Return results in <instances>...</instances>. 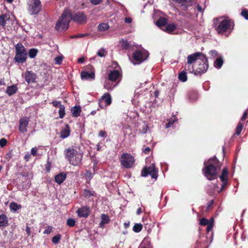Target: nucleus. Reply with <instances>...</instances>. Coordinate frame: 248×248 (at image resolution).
<instances>
[{
	"mask_svg": "<svg viewBox=\"0 0 248 248\" xmlns=\"http://www.w3.org/2000/svg\"><path fill=\"white\" fill-rule=\"evenodd\" d=\"M207 227L206 228V234H208L210 231H211L213 228V223L212 222H210L209 224L207 225Z\"/></svg>",
	"mask_w": 248,
	"mask_h": 248,
	"instance_id": "3c124183",
	"label": "nucleus"
},
{
	"mask_svg": "<svg viewBox=\"0 0 248 248\" xmlns=\"http://www.w3.org/2000/svg\"><path fill=\"white\" fill-rule=\"evenodd\" d=\"M244 124L241 122H239L237 124V126L235 129V134L237 135H239L242 130Z\"/></svg>",
	"mask_w": 248,
	"mask_h": 248,
	"instance_id": "4c0bfd02",
	"label": "nucleus"
},
{
	"mask_svg": "<svg viewBox=\"0 0 248 248\" xmlns=\"http://www.w3.org/2000/svg\"><path fill=\"white\" fill-rule=\"evenodd\" d=\"M26 232L28 236L31 235V229L28 226L26 227Z\"/></svg>",
	"mask_w": 248,
	"mask_h": 248,
	"instance_id": "69168bd1",
	"label": "nucleus"
},
{
	"mask_svg": "<svg viewBox=\"0 0 248 248\" xmlns=\"http://www.w3.org/2000/svg\"><path fill=\"white\" fill-rule=\"evenodd\" d=\"M31 154L33 156H36L37 154V149L34 147L32 148L31 150Z\"/></svg>",
	"mask_w": 248,
	"mask_h": 248,
	"instance_id": "4d7b16f0",
	"label": "nucleus"
},
{
	"mask_svg": "<svg viewBox=\"0 0 248 248\" xmlns=\"http://www.w3.org/2000/svg\"><path fill=\"white\" fill-rule=\"evenodd\" d=\"M98 136L105 138L107 136V133L105 131L100 130L98 133Z\"/></svg>",
	"mask_w": 248,
	"mask_h": 248,
	"instance_id": "6e6d98bb",
	"label": "nucleus"
},
{
	"mask_svg": "<svg viewBox=\"0 0 248 248\" xmlns=\"http://www.w3.org/2000/svg\"><path fill=\"white\" fill-rule=\"evenodd\" d=\"M53 227L51 226H48L47 228L44 231V234H49L52 231Z\"/></svg>",
	"mask_w": 248,
	"mask_h": 248,
	"instance_id": "864d4df0",
	"label": "nucleus"
},
{
	"mask_svg": "<svg viewBox=\"0 0 248 248\" xmlns=\"http://www.w3.org/2000/svg\"><path fill=\"white\" fill-rule=\"evenodd\" d=\"M38 51L34 48L31 49L29 52V56L31 58H34L37 55Z\"/></svg>",
	"mask_w": 248,
	"mask_h": 248,
	"instance_id": "c03bdc74",
	"label": "nucleus"
},
{
	"mask_svg": "<svg viewBox=\"0 0 248 248\" xmlns=\"http://www.w3.org/2000/svg\"><path fill=\"white\" fill-rule=\"evenodd\" d=\"M101 99L105 101L106 106H109L111 104V97L110 94L108 93L104 94L101 97Z\"/></svg>",
	"mask_w": 248,
	"mask_h": 248,
	"instance_id": "393cba45",
	"label": "nucleus"
},
{
	"mask_svg": "<svg viewBox=\"0 0 248 248\" xmlns=\"http://www.w3.org/2000/svg\"><path fill=\"white\" fill-rule=\"evenodd\" d=\"M31 157V154L28 153L25 155L24 158L26 161H29Z\"/></svg>",
	"mask_w": 248,
	"mask_h": 248,
	"instance_id": "13d9d810",
	"label": "nucleus"
},
{
	"mask_svg": "<svg viewBox=\"0 0 248 248\" xmlns=\"http://www.w3.org/2000/svg\"><path fill=\"white\" fill-rule=\"evenodd\" d=\"M185 71H188L190 73H194L195 70L194 68L193 64H188L187 62L185 65Z\"/></svg>",
	"mask_w": 248,
	"mask_h": 248,
	"instance_id": "f704fd0d",
	"label": "nucleus"
},
{
	"mask_svg": "<svg viewBox=\"0 0 248 248\" xmlns=\"http://www.w3.org/2000/svg\"><path fill=\"white\" fill-rule=\"evenodd\" d=\"M65 10L70 13V21L72 20L79 24H84L87 22V16L83 12L78 11L72 13L68 9H65Z\"/></svg>",
	"mask_w": 248,
	"mask_h": 248,
	"instance_id": "6e6552de",
	"label": "nucleus"
},
{
	"mask_svg": "<svg viewBox=\"0 0 248 248\" xmlns=\"http://www.w3.org/2000/svg\"><path fill=\"white\" fill-rule=\"evenodd\" d=\"M36 74L31 71H26L25 73V80L28 83H34L36 81Z\"/></svg>",
	"mask_w": 248,
	"mask_h": 248,
	"instance_id": "aec40b11",
	"label": "nucleus"
},
{
	"mask_svg": "<svg viewBox=\"0 0 248 248\" xmlns=\"http://www.w3.org/2000/svg\"><path fill=\"white\" fill-rule=\"evenodd\" d=\"M89 35L88 33H84V34H78V35H76L75 36H74V37H80V38H82V37H86L87 36H88Z\"/></svg>",
	"mask_w": 248,
	"mask_h": 248,
	"instance_id": "bf43d9fd",
	"label": "nucleus"
},
{
	"mask_svg": "<svg viewBox=\"0 0 248 248\" xmlns=\"http://www.w3.org/2000/svg\"><path fill=\"white\" fill-rule=\"evenodd\" d=\"M101 221L100 223V227L101 228L104 227V225L105 224H108L110 221L109 217L107 215L104 214H102L101 215Z\"/></svg>",
	"mask_w": 248,
	"mask_h": 248,
	"instance_id": "bb28decb",
	"label": "nucleus"
},
{
	"mask_svg": "<svg viewBox=\"0 0 248 248\" xmlns=\"http://www.w3.org/2000/svg\"><path fill=\"white\" fill-rule=\"evenodd\" d=\"M66 178V174L61 172L55 176V181L58 184H61L63 182Z\"/></svg>",
	"mask_w": 248,
	"mask_h": 248,
	"instance_id": "5701e85b",
	"label": "nucleus"
},
{
	"mask_svg": "<svg viewBox=\"0 0 248 248\" xmlns=\"http://www.w3.org/2000/svg\"><path fill=\"white\" fill-rule=\"evenodd\" d=\"M52 104L53 105V106L55 107H60V106L61 105H62L61 104V102L60 101H53L52 102Z\"/></svg>",
	"mask_w": 248,
	"mask_h": 248,
	"instance_id": "5fc2aeb1",
	"label": "nucleus"
},
{
	"mask_svg": "<svg viewBox=\"0 0 248 248\" xmlns=\"http://www.w3.org/2000/svg\"><path fill=\"white\" fill-rule=\"evenodd\" d=\"M85 60L84 57H80L78 59V63H82L85 62Z\"/></svg>",
	"mask_w": 248,
	"mask_h": 248,
	"instance_id": "338daca9",
	"label": "nucleus"
},
{
	"mask_svg": "<svg viewBox=\"0 0 248 248\" xmlns=\"http://www.w3.org/2000/svg\"><path fill=\"white\" fill-rule=\"evenodd\" d=\"M177 28L176 24L174 23L167 24L164 31L168 33H171L174 31Z\"/></svg>",
	"mask_w": 248,
	"mask_h": 248,
	"instance_id": "cd10ccee",
	"label": "nucleus"
},
{
	"mask_svg": "<svg viewBox=\"0 0 248 248\" xmlns=\"http://www.w3.org/2000/svg\"><path fill=\"white\" fill-rule=\"evenodd\" d=\"M10 208L11 211L16 212L17 210L21 208V205L16 202H12L10 205Z\"/></svg>",
	"mask_w": 248,
	"mask_h": 248,
	"instance_id": "473e14b6",
	"label": "nucleus"
},
{
	"mask_svg": "<svg viewBox=\"0 0 248 248\" xmlns=\"http://www.w3.org/2000/svg\"><path fill=\"white\" fill-rule=\"evenodd\" d=\"M62 61V57L61 56H57L55 58V63L57 64H61Z\"/></svg>",
	"mask_w": 248,
	"mask_h": 248,
	"instance_id": "8fccbe9b",
	"label": "nucleus"
},
{
	"mask_svg": "<svg viewBox=\"0 0 248 248\" xmlns=\"http://www.w3.org/2000/svg\"><path fill=\"white\" fill-rule=\"evenodd\" d=\"M151 151V149L149 147H146L144 151H143V152L146 154H148L149 153V152H150Z\"/></svg>",
	"mask_w": 248,
	"mask_h": 248,
	"instance_id": "774afa93",
	"label": "nucleus"
},
{
	"mask_svg": "<svg viewBox=\"0 0 248 248\" xmlns=\"http://www.w3.org/2000/svg\"><path fill=\"white\" fill-rule=\"evenodd\" d=\"M214 203V201L213 200H211L210 201H209L207 203V209L208 210H209L211 208V207L212 206L213 204Z\"/></svg>",
	"mask_w": 248,
	"mask_h": 248,
	"instance_id": "052dcab7",
	"label": "nucleus"
},
{
	"mask_svg": "<svg viewBox=\"0 0 248 248\" xmlns=\"http://www.w3.org/2000/svg\"><path fill=\"white\" fill-rule=\"evenodd\" d=\"M204 59V54L202 52H198L193 54L189 55L187 57V62L188 64L197 63L198 61L200 62V58Z\"/></svg>",
	"mask_w": 248,
	"mask_h": 248,
	"instance_id": "dca6fc26",
	"label": "nucleus"
},
{
	"mask_svg": "<svg viewBox=\"0 0 248 248\" xmlns=\"http://www.w3.org/2000/svg\"><path fill=\"white\" fill-rule=\"evenodd\" d=\"M103 0H89L90 3L94 5H97L100 4Z\"/></svg>",
	"mask_w": 248,
	"mask_h": 248,
	"instance_id": "603ef678",
	"label": "nucleus"
},
{
	"mask_svg": "<svg viewBox=\"0 0 248 248\" xmlns=\"http://www.w3.org/2000/svg\"><path fill=\"white\" fill-rule=\"evenodd\" d=\"M16 55L15 60L18 63H23L27 59V53L25 48L21 44H17L16 46Z\"/></svg>",
	"mask_w": 248,
	"mask_h": 248,
	"instance_id": "0eeeda50",
	"label": "nucleus"
},
{
	"mask_svg": "<svg viewBox=\"0 0 248 248\" xmlns=\"http://www.w3.org/2000/svg\"><path fill=\"white\" fill-rule=\"evenodd\" d=\"M91 212L90 208L88 206H82L79 208L76 211V213L79 217L87 218Z\"/></svg>",
	"mask_w": 248,
	"mask_h": 248,
	"instance_id": "a211bd4d",
	"label": "nucleus"
},
{
	"mask_svg": "<svg viewBox=\"0 0 248 248\" xmlns=\"http://www.w3.org/2000/svg\"><path fill=\"white\" fill-rule=\"evenodd\" d=\"M174 1L178 3L183 10L187 11L189 8L193 5L192 0H173Z\"/></svg>",
	"mask_w": 248,
	"mask_h": 248,
	"instance_id": "6ab92c4d",
	"label": "nucleus"
},
{
	"mask_svg": "<svg viewBox=\"0 0 248 248\" xmlns=\"http://www.w3.org/2000/svg\"><path fill=\"white\" fill-rule=\"evenodd\" d=\"M142 229V225L140 223L135 224L133 228V230L135 232H139Z\"/></svg>",
	"mask_w": 248,
	"mask_h": 248,
	"instance_id": "58836bf2",
	"label": "nucleus"
},
{
	"mask_svg": "<svg viewBox=\"0 0 248 248\" xmlns=\"http://www.w3.org/2000/svg\"><path fill=\"white\" fill-rule=\"evenodd\" d=\"M122 75L117 70H110L108 74V78L104 83V88L107 90H112L121 80Z\"/></svg>",
	"mask_w": 248,
	"mask_h": 248,
	"instance_id": "7ed1b4c3",
	"label": "nucleus"
},
{
	"mask_svg": "<svg viewBox=\"0 0 248 248\" xmlns=\"http://www.w3.org/2000/svg\"><path fill=\"white\" fill-rule=\"evenodd\" d=\"M87 68L91 70V72L82 71L80 74L82 80H93L95 79V70L91 65H88Z\"/></svg>",
	"mask_w": 248,
	"mask_h": 248,
	"instance_id": "4468645a",
	"label": "nucleus"
},
{
	"mask_svg": "<svg viewBox=\"0 0 248 248\" xmlns=\"http://www.w3.org/2000/svg\"><path fill=\"white\" fill-rule=\"evenodd\" d=\"M120 43L121 46L123 49L127 50L130 48V43L127 40H122Z\"/></svg>",
	"mask_w": 248,
	"mask_h": 248,
	"instance_id": "e433bc0d",
	"label": "nucleus"
},
{
	"mask_svg": "<svg viewBox=\"0 0 248 248\" xmlns=\"http://www.w3.org/2000/svg\"><path fill=\"white\" fill-rule=\"evenodd\" d=\"M210 222H209V220L205 218H202L200 219L199 224L202 226H206L209 224Z\"/></svg>",
	"mask_w": 248,
	"mask_h": 248,
	"instance_id": "a18cd8bd",
	"label": "nucleus"
},
{
	"mask_svg": "<svg viewBox=\"0 0 248 248\" xmlns=\"http://www.w3.org/2000/svg\"><path fill=\"white\" fill-rule=\"evenodd\" d=\"M7 140L5 138H2L0 140V147L2 148L5 146L7 144Z\"/></svg>",
	"mask_w": 248,
	"mask_h": 248,
	"instance_id": "09e8293b",
	"label": "nucleus"
},
{
	"mask_svg": "<svg viewBox=\"0 0 248 248\" xmlns=\"http://www.w3.org/2000/svg\"><path fill=\"white\" fill-rule=\"evenodd\" d=\"M29 120L27 117H24L19 119V131L22 133L27 132V127L29 125Z\"/></svg>",
	"mask_w": 248,
	"mask_h": 248,
	"instance_id": "f3484780",
	"label": "nucleus"
},
{
	"mask_svg": "<svg viewBox=\"0 0 248 248\" xmlns=\"http://www.w3.org/2000/svg\"><path fill=\"white\" fill-rule=\"evenodd\" d=\"M107 52L104 48L100 49L97 53V54L98 56L100 57H103L106 56V54Z\"/></svg>",
	"mask_w": 248,
	"mask_h": 248,
	"instance_id": "49530a36",
	"label": "nucleus"
},
{
	"mask_svg": "<svg viewBox=\"0 0 248 248\" xmlns=\"http://www.w3.org/2000/svg\"><path fill=\"white\" fill-rule=\"evenodd\" d=\"M232 22L231 20L224 19L220 22L216 28V31L219 34H223L231 29Z\"/></svg>",
	"mask_w": 248,
	"mask_h": 248,
	"instance_id": "ddd939ff",
	"label": "nucleus"
},
{
	"mask_svg": "<svg viewBox=\"0 0 248 248\" xmlns=\"http://www.w3.org/2000/svg\"><path fill=\"white\" fill-rule=\"evenodd\" d=\"M204 58L205 60L201 58L200 62L198 61L196 63L197 67L194 72V75H201L207 71L209 67L208 59L205 55H204Z\"/></svg>",
	"mask_w": 248,
	"mask_h": 248,
	"instance_id": "9d476101",
	"label": "nucleus"
},
{
	"mask_svg": "<svg viewBox=\"0 0 248 248\" xmlns=\"http://www.w3.org/2000/svg\"><path fill=\"white\" fill-rule=\"evenodd\" d=\"M9 225L7 217L5 214L0 215V227H6Z\"/></svg>",
	"mask_w": 248,
	"mask_h": 248,
	"instance_id": "b1692460",
	"label": "nucleus"
},
{
	"mask_svg": "<svg viewBox=\"0 0 248 248\" xmlns=\"http://www.w3.org/2000/svg\"><path fill=\"white\" fill-rule=\"evenodd\" d=\"M84 176L87 181L89 183L90 181L93 177V174L91 170H86L84 174Z\"/></svg>",
	"mask_w": 248,
	"mask_h": 248,
	"instance_id": "79ce46f5",
	"label": "nucleus"
},
{
	"mask_svg": "<svg viewBox=\"0 0 248 248\" xmlns=\"http://www.w3.org/2000/svg\"><path fill=\"white\" fill-rule=\"evenodd\" d=\"M247 115H248V113H247V111H245L243 115V116L242 117V118L241 119V121H244L247 117Z\"/></svg>",
	"mask_w": 248,
	"mask_h": 248,
	"instance_id": "e2e57ef3",
	"label": "nucleus"
},
{
	"mask_svg": "<svg viewBox=\"0 0 248 248\" xmlns=\"http://www.w3.org/2000/svg\"><path fill=\"white\" fill-rule=\"evenodd\" d=\"M174 122V120H170L168 124H166V127L168 128L170 127Z\"/></svg>",
	"mask_w": 248,
	"mask_h": 248,
	"instance_id": "0e129e2a",
	"label": "nucleus"
},
{
	"mask_svg": "<svg viewBox=\"0 0 248 248\" xmlns=\"http://www.w3.org/2000/svg\"><path fill=\"white\" fill-rule=\"evenodd\" d=\"M241 16L246 20H248V10L247 9H243L241 13Z\"/></svg>",
	"mask_w": 248,
	"mask_h": 248,
	"instance_id": "de8ad7c7",
	"label": "nucleus"
},
{
	"mask_svg": "<svg viewBox=\"0 0 248 248\" xmlns=\"http://www.w3.org/2000/svg\"><path fill=\"white\" fill-rule=\"evenodd\" d=\"M209 53L214 57L217 56L218 55V52L216 50H211L210 51Z\"/></svg>",
	"mask_w": 248,
	"mask_h": 248,
	"instance_id": "680f3d73",
	"label": "nucleus"
},
{
	"mask_svg": "<svg viewBox=\"0 0 248 248\" xmlns=\"http://www.w3.org/2000/svg\"><path fill=\"white\" fill-rule=\"evenodd\" d=\"M27 10L31 15H37L42 10V5L40 0H28Z\"/></svg>",
	"mask_w": 248,
	"mask_h": 248,
	"instance_id": "423d86ee",
	"label": "nucleus"
},
{
	"mask_svg": "<svg viewBox=\"0 0 248 248\" xmlns=\"http://www.w3.org/2000/svg\"><path fill=\"white\" fill-rule=\"evenodd\" d=\"M65 114V107L63 105H61L59 110V118L61 119L63 118Z\"/></svg>",
	"mask_w": 248,
	"mask_h": 248,
	"instance_id": "ea45409f",
	"label": "nucleus"
},
{
	"mask_svg": "<svg viewBox=\"0 0 248 248\" xmlns=\"http://www.w3.org/2000/svg\"><path fill=\"white\" fill-rule=\"evenodd\" d=\"M61 238H62V235L60 234H58L56 235H55L52 237V242L54 244H57L59 243Z\"/></svg>",
	"mask_w": 248,
	"mask_h": 248,
	"instance_id": "a19ab883",
	"label": "nucleus"
},
{
	"mask_svg": "<svg viewBox=\"0 0 248 248\" xmlns=\"http://www.w3.org/2000/svg\"><path fill=\"white\" fill-rule=\"evenodd\" d=\"M179 79L182 82H186L187 79L186 72L185 70L182 71L178 76Z\"/></svg>",
	"mask_w": 248,
	"mask_h": 248,
	"instance_id": "72a5a7b5",
	"label": "nucleus"
},
{
	"mask_svg": "<svg viewBox=\"0 0 248 248\" xmlns=\"http://www.w3.org/2000/svg\"><path fill=\"white\" fill-rule=\"evenodd\" d=\"M95 195L96 193L94 191H90L87 189L83 190V196L86 198H90V197L94 196Z\"/></svg>",
	"mask_w": 248,
	"mask_h": 248,
	"instance_id": "2f4dec72",
	"label": "nucleus"
},
{
	"mask_svg": "<svg viewBox=\"0 0 248 248\" xmlns=\"http://www.w3.org/2000/svg\"><path fill=\"white\" fill-rule=\"evenodd\" d=\"M150 175L152 178H154L155 180L157 179L158 177V169L155 167V164L154 163H152L150 166L144 167L141 172V176L142 177H147Z\"/></svg>",
	"mask_w": 248,
	"mask_h": 248,
	"instance_id": "1a4fd4ad",
	"label": "nucleus"
},
{
	"mask_svg": "<svg viewBox=\"0 0 248 248\" xmlns=\"http://www.w3.org/2000/svg\"><path fill=\"white\" fill-rule=\"evenodd\" d=\"M10 19L9 16L6 14L0 16V25L3 27L6 26V21Z\"/></svg>",
	"mask_w": 248,
	"mask_h": 248,
	"instance_id": "a878e982",
	"label": "nucleus"
},
{
	"mask_svg": "<svg viewBox=\"0 0 248 248\" xmlns=\"http://www.w3.org/2000/svg\"><path fill=\"white\" fill-rule=\"evenodd\" d=\"M219 178L222 182V185L220 190L218 191L219 193L221 192L226 188L228 183L229 171L227 167L223 168Z\"/></svg>",
	"mask_w": 248,
	"mask_h": 248,
	"instance_id": "2eb2a0df",
	"label": "nucleus"
},
{
	"mask_svg": "<svg viewBox=\"0 0 248 248\" xmlns=\"http://www.w3.org/2000/svg\"><path fill=\"white\" fill-rule=\"evenodd\" d=\"M121 164L126 169L131 168L134 164V157L130 154L123 153L120 159Z\"/></svg>",
	"mask_w": 248,
	"mask_h": 248,
	"instance_id": "9b49d317",
	"label": "nucleus"
},
{
	"mask_svg": "<svg viewBox=\"0 0 248 248\" xmlns=\"http://www.w3.org/2000/svg\"><path fill=\"white\" fill-rule=\"evenodd\" d=\"M30 175L28 171H23L17 174V182L18 187L20 190L29 188L31 185V181L28 177Z\"/></svg>",
	"mask_w": 248,
	"mask_h": 248,
	"instance_id": "39448f33",
	"label": "nucleus"
},
{
	"mask_svg": "<svg viewBox=\"0 0 248 248\" xmlns=\"http://www.w3.org/2000/svg\"><path fill=\"white\" fill-rule=\"evenodd\" d=\"M18 91V88L16 84L7 86L5 93L9 95L12 96L15 94Z\"/></svg>",
	"mask_w": 248,
	"mask_h": 248,
	"instance_id": "4be33fe9",
	"label": "nucleus"
},
{
	"mask_svg": "<svg viewBox=\"0 0 248 248\" xmlns=\"http://www.w3.org/2000/svg\"><path fill=\"white\" fill-rule=\"evenodd\" d=\"M65 158L69 163L74 166H79L81 164L83 158V153L74 148L73 146L66 148L64 150Z\"/></svg>",
	"mask_w": 248,
	"mask_h": 248,
	"instance_id": "f03ea898",
	"label": "nucleus"
},
{
	"mask_svg": "<svg viewBox=\"0 0 248 248\" xmlns=\"http://www.w3.org/2000/svg\"><path fill=\"white\" fill-rule=\"evenodd\" d=\"M167 24V19L162 17H160L156 22V25L160 28H161L164 26L166 27Z\"/></svg>",
	"mask_w": 248,
	"mask_h": 248,
	"instance_id": "c756f323",
	"label": "nucleus"
},
{
	"mask_svg": "<svg viewBox=\"0 0 248 248\" xmlns=\"http://www.w3.org/2000/svg\"><path fill=\"white\" fill-rule=\"evenodd\" d=\"M109 29V26L107 23H101L98 26V30L100 31H107Z\"/></svg>",
	"mask_w": 248,
	"mask_h": 248,
	"instance_id": "c9c22d12",
	"label": "nucleus"
},
{
	"mask_svg": "<svg viewBox=\"0 0 248 248\" xmlns=\"http://www.w3.org/2000/svg\"><path fill=\"white\" fill-rule=\"evenodd\" d=\"M71 111L73 116L75 117H78L79 116H80V112L81 111V108L79 106H75V107L72 108Z\"/></svg>",
	"mask_w": 248,
	"mask_h": 248,
	"instance_id": "c85d7f7f",
	"label": "nucleus"
},
{
	"mask_svg": "<svg viewBox=\"0 0 248 248\" xmlns=\"http://www.w3.org/2000/svg\"><path fill=\"white\" fill-rule=\"evenodd\" d=\"M70 127L68 124H66L65 127L62 128L61 131L60 138L65 139L67 138L70 134Z\"/></svg>",
	"mask_w": 248,
	"mask_h": 248,
	"instance_id": "412c9836",
	"label": "nucleus"
},
{
	"mask_svg": "<svg viewBox=\"0 0 248 248\" xmlns=\"http://www.w3.org/2000/svg\"><path fill=\"white\" fill-rule=\"evenodd\" d=\"M223 62V58L218 57L214 62V65L216 68L219 69L222 66Z\"/></svg>",
	"mask_w": 248,
	"mask_h": 248,
	"instance_id": "7c9ffc66",
	"label": "nucleus"
},
{
	"mask_svg": "<svg viewBox=\"0 0 248 248\" xmlns=\"http://www.w3.org/2000/svg\"><path fill=\"white\" fill-rule=\"evenodd\" d=\"M204 167L202 169L204 175L209 180H213L217 178V169L221 167V164L216 157L210 158L204 163Z\"/></svg>",
	"mask_w": 248,
	"mask_h": 248,
	"instance_id": "f257e3e1",
	"label": "nucleus"
},
{
	"mask_svg": "<svg viewBox=\"0 0 248 248\" xmlns=\"http://www.w3.org/2000/svg\"><path fill=\"white\" fill-rule=\"evenodd\" d=\"M70 13L64 9L56 24L55 29L57 31H63L68 29L70 22Z\"/></svg>",
	"mask_w": 248,
	"mask_h": 248,
	"instance_id": "20e7f679",
	"label": "nucleus"
},
{
	"mask_svg": "<svg viewBox=\"0 0 248 248\" xmlns=\"http://www.w3.org/2000/svg\"><path fill=\"white\" fill-rule=\"evenodd\" d=\"M149 53L147 51L137 50L133 53V59L137 63H140L145 60L148 57Z\"/></svg>",
	"mask_w": 248,
	"mask_h": 248,
	"instance_id": "f8f14e48",
	"label": "nucleus"
},
{
	"mask_svg": "<svg viewBox=\"0 0 248 248\" xmlns=\"http://www.w3.org/2000/svg\"><path fill=\"white\" fill-rule=\"evenodd\" d=\"M66 224L69 227H73L76 225V220L72 218H69L66 221Z\"/></svg>",
	"mask_w": 248,
	"mask_h": 248,
	"instance_id": "37998d69",
	"label": "nucleus"
}]
</instances>
